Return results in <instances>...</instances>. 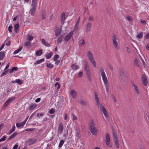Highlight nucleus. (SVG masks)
Segmentation results:
<instances>
[{
	"label": "nucleus",
	"mask_w": 149,
	"mask_h": 149,
	"mask_svg": "<svg viewBox=\"0 0 149 149\" xmlns=\"http://www.w3.org/2000/svg\"><path fill=\"white\" fill-rule=\"evenodd\" d=\"M37 106V105L36 104H30L29 107V109L30 110H32L35 108Z\"/></svg>",
	"instance_id": "obj_25"
},
{
	"label": "nucleus",
	"mask_w": 149,
	"mask_h": 149,
	"mask_svg": "<svg viewBox=\"0 0 149 149\" xmlns=\"http://www.w3.org/2000/svg\"><path fill=\"white\" fill-rule=\"evenodd\" d=\"M37 139H30L26 142V144L29 145H30L36 143Z\"/></svg>",
	"instance_id": "obj_12"
},
{
	"label": "nucleus",
	"mask_w": 149,
	"mask_h": 149,
	"mask_svg": "<svg viewBox=\"0 0 149 149\" xmlns=\"http://www.w3.org/2000/svg\"><path fill=\"white\" fill-rule=\"evenodd\" d=\"M100 110L103 112L104 116L106 117H108V113L103 105L101 104L100 106Z\"/></svg>",
	"instance_id": "obj_7"
},
{
	"label": "nucleus",
	"mask_w": 149,
	"mask_h": 149,
	"mask_svg": "<svg viewBox=\"0 0 149 149\" xmlns=\"http://www.w3.org/2000/svg\"><path fill=\"white\" fill-rule=\"evenodd\" d=\"M42 54V51L41 49H40L36 52V54L38 56L41 55Z\"/></svg>",
	"instance_id": "obj_36"
},
{
	"label": "nucleus",
	"mask_w": 149,
	"mask_h": 149,
	"mask_svg": "<svg viewBox=\"0 0 149 149\" xmlns=\"http://www.w3.org/2000/svg\"><path fill=\"white\" fill-rule=\"evenodd\" d=\"M91 62L92 65H93L94 67H96V63L95 62L94 60V59L90 61Z\"/></svg>",
	"instance_id": "obj_48"
},
{
	"label": "nucleus",
	"mask_w": 149,
	"mask_h": 149,
	"mask_svg": "<svg viewBox=\"0 0 149 149\" xmlns=\"http://www.w3.org/2000/svg\"><path fill=\"white\" fill-rule=\"evenodd\" d=\"M104 85L106 87V90L107 93H109V87L108 83V82L104 83Z\"/></svg>",
	"instance_id": "obj_26"
},
{
	"label": "nucleus",
	"mask_w": 149,
	"mask_h": 149,
	"mask_svg": "<svg viewBox=\"0 0 149 149\" xmlns=\"http://www.w3.org/2000/svg\"><path fill=\"white\" fill-rule=\"evenodd\" d=\"M70 93L73 98L75 99L76 98L77 96V93L75 90H71Z\"/></svg>",
	"instance_id": "obj_10"
},
{
	"label": "nucleus",
	"mask_w": 149,
	"mask_h": 149,
	"mask_svg": "<svg viewBox=\"0 0 149 149\" xmlns=\"http://www.w3.org/2000/svg\"><path fill=\"white\" fill-rule=\"evenodd\" d=\"M87 55L90 61L94 59L93 55L90 52H88Z\"/></svg>",
	"instance_id": "obj_17"
},
{
	"label": "nucleus",
	"mask_w": 149,
	"mask_h": 149,
	"mask_svg": "<svg viewBox=\"0 0 149 149\" xmlns=\"http://www.w3.org/2000/svg\"><path fill=\"white\" fill-rule=\"evenodd\" d=\"M79 102L81 104L84 106H87L86 103L83 100H81Z\"/></svg>",
	"instance_id": "obj_45"
},
{
	"label": "nucleus",
	"mask_w": 149,
	"mask_h": 149,
	"mask_svg": "<svg viewBox=\"0 0 149 149\" xmlns=\"http://www.w3.org/2000/svg\"><path fill=\"white\" fill-rule=\"evenodd\" d=\"M100 72L101 73L102 80L104 83L108 82L107 78L104 72V70L103 68H101L100 69Z\"/></svg>",
	"instance_id": "obj_4"
},
{
	"label": "nucleus",
	"mask_w": 149,
	"mask_h": 149,
	"mask_svg": "<svg viewBox=\"0 0 149 149\" xmlns=\"http://www.w3.org/2000/svg\"><path fill=\"white\" fill-rule=\"evenodd\" d=\"M56 62H55V64L56 65H59L60 63V61L59 60H57L56 61H55Z\"/></svg>",
	"instance_id": "obj_60"
},
{
	"label": "nucleus",
	"mask_w": 149,
	"mask_h": 149,
	"mask_svg": "<svg viewBox=\"0 0 149 149\" xmlns=\"http://www.w3.org/2000/svg\"><path fill=\"white\" fill-rule=\"evenodd\" d=\"M143 34L142 32H139L138 34L137 35L136 37L139 39H141L142 38Z\"/></svg>",
	"instance_id": "obj_38"
},
{
	"label": "nucleus",
	"mask_w": 149,
	"mask_h": 149,
	"mask_svg": "<svg viewBox=\"0 0 149 149\" xmlns=\"http://www.w3.org/2000/svg\"><path fill=\"white\" fill-rule=\"evenodd\" d=\"M73 34V31H71L65 37L64 39L65 41L67 42L71 38Z\"/></svg>",
	"instance_id": "obj_9"
},
{
	"label": "nucleus",
	"mask_w": 149,
	"mask_h": 149,
	"mask_svg": "<svg viewBox=\"0 0 149 149\" xmlns=\"http://www.w3.org/2000/svg\"><path fill=\"white\" fill-rule=\"evenodd\" d=\"M65 20V13L64 12H63L61 16V20L62 22H63Z\"/></svg>",
	"instance_id": "obj_29"
},
{
	"label": "nucleus",
	"mask_w": 149,
	"mask_h": 149,
	"mask_svg": "<svg viewBox=\"0 0 149 149\" xmlns=\"http://www.w3.org/2000/svg\"><path fill=\"white\" fill-rule=\"evenodd\" d=\"M17 133L16 132H15L11 135L8 138V139L9 140H10L13 139L14 137H15L17 135Z\"/></svg>",
	"instance_id": "obj_31"
},
{
	"label": "nucleus",
	"mask_w": 149,
	"mask_h": 149,
	"mask_svg": "<svg viewBox=\"0 0 149 149\" xmlns=\"http://www.w3.org/2000/svg\"><path fill=\"white\" fill-rule=\"evenodd\" d=\"M63 40V36H61L58 38L57 40V43L58 44H60L61 43Z\"/></svg>",
	"instance_id": "obj_27"
},
{
	"label": "nucleus",
	"mask_w": 149,
	"mask_h": 149,
	"mask_svg": "<svg viewBox=\"0 0 149 149\" xmlns=\"http://www.w3.org/2000/svg\"><path fill=\"white\" fill-rule=\"evenodd\" d=\"M36 0H32L31 5L32 7H36Z\"/></svg>",
	"instance_id": "obj_42"
},
{
	"label": "nucleus",
	"mask_w": 149,
	"mask_h": 149,
	"mask_svg": "<svg viewBox=\"0 0 149 149\" xmlns=\"http://www.w3.org/2000/svg\"><path fill=\"white\" fill-rule=\"evenodd\" d=\"M59 57V56L58 54H56L53 57L54 61H56Z\"/></svg>",
	"instance_id": "obj_47"
},
{
	"label": "nucleus",
	"mask_w": 149,
	"mask_h": 149,
	"mask_svg": "<svg viewBox=\"0 0 149 149\" xmlns=\"http://www.w3.org/2000/svg\"><path fill=\"white\" fill-rule=\"evenodd\" d=\"M80 44L82 46H83L85 44L84 40H80Z\"/></svg>",
	"instance_id": "obj_51"
},
{
	"label": "nucleus",
	"mask_w": 149,
	"mask_h": 149,
	"mask_svg": "<svg viewBox=\"0 0 149 149\" xmlns=\"http://www.w3.org/2000/svg\"><path fill=\"white\" fill-rule=\"evenodd\" d=\"M15 99V97H12L10 98L8 100V101L10 103L13 100Z\"/></svg>",
	"instance_id": "obj_54"
},
{
	"label": "nucleus",
	"mask_w": 149,
	"mask_h": 149,
	"mask_svg": "<svg viewBox=\"0 0 149 149\" xmlns=\"http://www.w3.org/2000/svg\"><path fill=\"white\" fill-rule=\"evenodd\" d=\"M15 82L21 85L22 84V82L21 80L19 79H16L15 81Z\"/></svg>",
	"instance_id": "obj_41"
},
{
	"label": "nucleus",
	"mask_w": 149,
	"mask_h": 149,
	"mask_svg": "<svg viewBox=\"0 0 149 149\" xmlns=\"http://www.w3.org/2000/svg\"><path fill=\"white\" fill-rule=\"evenodd\" d=\"M31 41H30V40H28L24 44V45L26 47H29L31 46Z\"/></svg>",
	"instance_id": "obj_30"
},
{
	"label": "nucleus",
	"mask_w": 149,
	"mask_h": 149,
	"mask_svg": "<svg viewBox=\"0 0 149 149\" xmlns=\"http://www.w3.org/2000/svg\"><path fill=\"white\" fill-rule=\"evenodd\" d=\"M84 64V69L86 72V73L91 72V70L90 69L89 65L88 62L86 61H83Z\"/></svg>",
	"instance_id": "obj_5"
},
{
	"label": "nucleus",
	"mask_w": 149,
	"mask_h": 149,
	"mask_svg": "<svg viewBox=\"0 0 149 149\" xmlns=\"http://www.w3.org/2000/svg\"><path fill=\"white\" fill-rule=\"evenodd\" d=\"M19 25L18 24H16L14 26L15 31V33H17L18 32V30L19 28Z\"/></svg>",
	"instance_id": "obj_24"
},
{
	"label": "nucleus",
	"mask_w": 149,
	"mask_h": 149,
	"mask_svg": "<svg viewBox=\"0 0 149 149\" xmlns=\"http://www.w3.org/2000/svg\"><path fill=\"white\" fill-rule=\"evenodd\" d=\"M71 67L72 68V69L74 70H76L77 69L78 66L77 65L73 64L71 66Z\"/></svg>",
	"instance_id": "obj_40"
},
{
	"label": "nucleus",
	"mask_w": 149,
	"mask_h": 149,
	"mask_svg": "<svg viewBox=\"0 0 149 149\" xmlns=\"http://www.w3.org/2000/svg\"><path fill=\"white\" fill-rule=\"evenodd\" d=\"M91 72L86 73L88 79L89 81H91Z\"/></svg>",
	"instance_id": "obj_35"
},
{
	"label": "nucleus",
	"mask_w": 149,
	"mask_h": 149,
	"mask_svg": "<svg viewBox=\"0 0 149 149\" xmlns=\"http://www.w3.org/2000/svg\"><path fill=\"white\" fill-rule=\"evenodd\" d=\"M132 86L134 87V89L136 93L138 94H139V91L137 86L134 84H132Z\"/></svg>",
	"instance_id": "obj_23"
},
{
	"label": "nucleus",
	"mask_w": 149,
	"mask_h": 149,
	"mask_svg": "<svg viewBox=\"0 0 149 149\" xmlns=\"http://www.w3.org/2000/svg\"><path fill=\"white\" fill-rule=\"evenodd\" d=\"M61 33V31L59 29H57L55 32V35L56 36H58L60 35Z\"/></svg>",
	"instance_id": "obj_44"
},
{
	"label": "nucleus",
	"mask_w": 149,
	"mask_h": 149,
	"mask_svg": "<svg viewBox=\"0 0 149 149\" xmlns=\"http://www.w3.org/2000/svg\"><path fill=\"white\" fill-rule=\"evenodd\" d=\"M55 112V110L53 109H51L49 111V113L50 114H53Z\"/></svg>",
	"instance_id": "obj_55"
},
{
	"label": "nucleus",
	"mask_w": 149,
	"mask_h": 149,
	"mask_svg": "<svg viewBox=\"0 0 149 149\" xmlns=\"http://www.w3.org/2000/svg\"><path fill=\"white\" fill-rule=\"evenodd\" d=\"M44 60H45L44 58H42L38 60H37L35 63H34V64L36 65L39 64L43 62Z\"/></svg>",
	"instance_id": "obj_28"
},
{
	"label": "nucleus",
	"mask_w": 149,
	"mask_h": 149,
	"mask_svg": "<svg viewBox=\"0 0 149 149\" xmlns=\"http://www.w3.org/2000/svg\"><path fill=\"white\" fill-rule=\"evenodd\" d=\"M142 81L143 85L146 86L148 84V81L146 76L144 74H142Z\"/></svg>",
	"instance_id": "obj_11"
},
{
	"label": "nucleus",
	"mask_w": 149,
	"mask_h": 149,
	"mask_svg": "<svg viewBox=\"0 0 149 149\" xmlns=\"http://www.w3.org/2000/svg\"><path fill=\"white\" fill-rule=\"evenodd\" d=\"M13 29V26L12 25H10L8 28V30L9 32H12V29Z\"/></svg>",
	"instance_id": "obj_57"
},
{
	"label": "nucleus",
	"mask_w": 149,
	"mask_h": 149,
	"mask_svg": "<svg viewBox=\"0 0 149 149\" xmlns=\"http://www.w3.org/2000/svg\"><path fill=\"white\" fill-rule=\"evenodd\" d=\"M105 142L106 145L110 147H111V146L110 145L111 141L110 139L109 135L107 133L106 134V138Z\"/></svg>",
	"instance_id": "obj_8"
},
{
	"label": "nucleus",
	"mask_w": 149,
	"mask_h": 149,
	"mask_svg": "<svg viewBox=\"0 0 149 149\" xmlns=\"http://www.w3.org/2000/svg\"><path fill=\"white\" fill-rule=\"evenodd\" d=\"M46 13L44 10H43L42 11V17L43 20L45 19H46Z\"/></svg>",
	"instance_id": "obj_20"
},
{
	"label": "nucleus",
	"mask_w": 149,
	"mask_h": 149,
	"mask_svg": "<svg viewBox=\"0 0 149 149\" xmlns=\"http://www.w3.org/2000/svg\"><path fill=\"white\" fill-rule=\"evenodd\" d=\"M100 72L101 73L102 80L104 83L108 82L107 78L104 72V70L103 68H101L100 69Z\"/></svg>",
	"instance_id": "obj_3"
},
{
	"label": "nucleus",
	"mask_w": 149,
	"mask_h": 149,
	"mask_svg": "<svg viewBox=\"0 0 149 149\" xmlns=\"http://www.w3.org/2000/svg\"><path fill=\"white\" fill-rule=\"evenodd\" d=\"M35 129V128H28L25 129V130L26 131L30 132L34 130Z\"/></svg>",
	"instance_id": "obj_52"
},
{
	"label": "nucleus",
	"mask_w": 149,
	"mask_h": 149,
	"mask_svg": "<svg viewBox=\"0 0 149 149\" xmlns=\"http://www.w3.org/2000/svg\"><path fill=\"white\" fill-rule=\"evenodd\" d=\"M6 138V136H3L0 139V142H1L2 141H5Z\"/></svg>",
	"instance_id": "obj_59"
},
{
	"label": "nucleus",
	"mask_w": 149,
	"mask_h": 149,
	"mask_svg": "<svg viewBox=\"0 0 149 149\" xmlns=\"http://www.w3.org/2000/svg\"><path fill=\"white\" fill-rule=\"evenodd\" d=\"M41 42L45 46L47 47H49L50 46V45L49 43H47L44 39H41Z\"/></svg>",
	"instance_id": "obj_19"
},
{
	"label": "nucleus",
	"mask_w": 149,
	"mask_h": 149,
	"mask_svg": "<svg viewBox=\"0 0 149 149\" xmlns=\"http://www.w3.org/2000/svg\"><path fill=\"white\" fill-rule=\"evenodd\" d=\"M96 124L93 120H92L90 123L89 129L93 135H95L97 133V129L95 127Z\"/></svg>",
	"instance_id": "obj_2"
},
{
	"label": "nucleus",
	"mask_w": 149,
	"mask_h": 149,
	"mask_svg": "<svg viewBox=\"0 0 149 149\" xmlns=\"http://www.w3.org/2000/svg\"><path fill=\"white\" fill-rule=\"evenodd\" d=\"M15 125H13V126L12 127V129L11 130H10V131L9 132V134H10L12 133H13V132H14L15 130Z\"/></svg>",
	"instance_id": "obj_43"
},
{
	"label": "nucleus",
	"mask_w": 149,
	"mask_h": 149,
	"mask_svg": "<svg viewBox=\"0 0 149 149\" xmlns=\"http://www.w3.org/2000/svg\"><path fill=\"white\" fill-rule=\"evenodd\" d=\"M134 65L136 66L139 67V61L137 58H135L134 61Z\"/></svg>",
	"instance_id": "obj_32"
},
{
	"label": "nucleus",
	"mask_w": 149,
	"mask_h": 149,
	"mask_svg": "<svg viewBox=\"0 0 149 149\" xmlns=\"http://www.w3.org/2000/svg\"><path fill=\"white\" fill-rule=\"evenodd\" d=\"M5 53L3 51L0 52V61L3 60L5 57Z\"/></svg>",
	"instance_id": "obj_18"
},
{
	"label": "nucleus",
	"mask_w": 149,
	"mask_h": 149,
	"mask_svg": "<svg viewBox=\"0 0 149 149\" xmlns=\"http://www.w3.org/2000/svg\"><path fill=\"white\" fill-rule=\"evenodd\" d=\"M55 87H56L57 86H58L57 87V89H59L60 88V84H59V83L58 82H56L55 83Z\"/></svg>",
	"instance_id": "obj_53"
},
{
	"label": "nucleus",
	"mask_w": 149,
	"mask_h": 149,
	"mask_svg": "<svg viewBox=\"0 0 149 149\" xmlns=\"http://www.w3.org/2000/svg\"><path fill=\"white\" fill-rule=\"evenodd\" d=\"M53 53L52 52H50L49 53H47L45 55V56L46 58L47 59L50 58L52 56Z\"/></svg>",
	"instance_id": "obj_21"
},
{
	"label": "nucleus",
	"mask_w": 149,
	"mask_h": 149,
	"mask_svg": "<svg viewBox=\"0 0 149 149\" xmlns=\"http://www.w3.org/2000/svg\"><path fill=\"white\" fill-rule=\"evenodd\" d=\"M28 117H29V116H28L27 117V118L26 119V120L25 121L22 122L20 123H16V125L17 127V128L20 127L22 126H23L25 124L26 122V120L28 119Z\"/></svg>",
	"instance_id": "obj_16"
},
{
	"label": "nucleus",
	"mask_w": 149,
	"mask_h": 149,
	"mask_svg": "<svg viewBox=\"0 0 149 149\" xmlns=\"http://www.w3.org/2000/svg\"><path fill=\"white\" fill-rule=\"evenodd\" d=\"M95 99L96 101H99V98L98 96L97 95V94L95 93Z\"/></svg>",
	"instance_id": "obj_58"
},
{
	"label": "nucleus",
	"mask_w": 149,
	"mask_h": 149,
	"mask_svg": "<svg viewBox=\"0 0 149 149\" xmlns=\"http://www.w3.org/2000/svg\"><path fill=\"white\" fill-rule=\"evenodd\" d=\"M117 39V38L116 36L113 34V37L112 38L113 45L116 49H119V47L118 43L116 41Z\"/></svg>",
	"instance_id": "obj_6"
},
{
	"label": "nucleus",
	"mask_w": 149,
	"mask_h": 149,
	"mask_svg": "<svg viewBox=\"0 0 149 149\" xmlns=\"http://www.w3.org/2000/svg\"><path fill=\"white\" fill-rule=\"evenodd\" d=\"M10 103V102H9L8 101V100L6 101L3 105V109L6 108L8 105Z\"/></svg>",
	"instance_id": "obj_37"
},
{
	"label": "nucleus",
	"mask_w": 149,
	"mask_h": 149,
	"mask_svg": "<svg viewBox=\"0 0 149 149\" xmlns=\"http://www.w3.org/2000/svg\"><path fill=\"white\" fill-rule=\"evenodd\" d=\"M46 66L49 68L51 69L53 68L54 66L51 63H47Z\"/></svg>",
	"instance_id": "obj_46"
},
{
	"label": "nucleus",
	"mask_w": 149,
	"mask_h": 149,
	"mask_svg": "<svg viewBox=\"0 0 149 149\" xmlns=\"http://www.w3.org/2000/svg\"><path fill=\"white\" fill-rule=\"evenodd\" d=\"M27 38L29 40H30V41H31V40H32L33 38L32 36L30 35H28Z\"/></svg>",
	"instance_id": "obj_50"
},
{
	"label": "nucleus",
	"mask_w": 149,
	"mask_h": 149,
	"mask_svg": "<svg viewBox=\"0 0 149 149\" xmlns=\"http://www.w3.org/2000/svg\"><path fill=\"white\" fill-rule=\"evenodd\" d=\"M64 141L63 140H61L59 144L58 147L59 148L63 146L64 143Z\"/></svg>",
	"instance_id": "obj_49"
},
{
	"label": "nucleus",
	"mask_w": 149,
	"mask_h": 149,
	"mask_svg": "<svg viewBox=\"0 0 149 149\" xmlns=\"http://www.w3.org/2000/svg\"><path fill=\"white\" fill-rule=\"evenodd\" d=\"M76 136L78 139H79L81 136V135H80V132L78 130H77V132H76Z\"/></svg>",
	"instance_id": "obj_39"
},
{
	"label": "nucleus",
	"mask_w": 149,
	"mask_h": 149,
	"mask_svg": "<svg viewBox=\"0 0 149 149\" xmlns=\"http://www.w3.org/2000/svg\"><path fill=\"white\" fill-rule=\"evenodd\" d=\"M112 130L113 137L116 147V148H118L119 147L120 144L119 143L118 139L117 137V131L113 128H112Z\"/></svg>",
	"instance_id": "obj_1"
},
{
	"label": "nucleus",
	"mask_w": 149,
	"mask_h": 149,
	"mask_svg": "<svg viewBox=\"0 0 149 149\" xmlns=\"http://www.w3.org/2000/svg\"><path fill=\"white\" fill-rule=\"evenodd\" d=\"M9 69L5 70H4V71L1 74V76L3 77L7 74L9 72Z\"/></svg>",
	"instance_id": "obj_33"
},
{
	"label": "nucleus",
	"mask_w": 149,
	"mask_h": 149,
	"mask_svg": "<svg viewBox=\"0 0 149 149\" xmlns=\"http://www.w3.org/2000/svg\"><path fill=\"white\" fill-rule=\"evenodd\" d=\"M43 115V114L42 113H41L39 114V113H38L37 114V116L39 118H40V116H42Z\"/></svg>",
	"instance_id": "obj_61"
},
{
	"label": "nucleus",
	"mask_w": 149,
	"mask_h": 149,
	"mask_svg": "<svg viewBox=\"0 0 149 149\" xmlns=\"http://www.w3.org/2000/svg\"><path fill=\"white\" fill-rule=\"evenodd\" d=\"M126 48L127 49V53H128L129 54H130L131 53V52L130 48L128 47H127Z\"/></svg>",
	"instance_id": "obj_64"
},
{
	"label": "nucleus",
	"mask_w": 149,
	"mask_h": 149,
	"mask_svg": "<svg viewBox=\"0 0 149 149\" xmlns=\"http://www.w3.org/2000/svg\"><path fill=\"white\" fill-rule=\"evenodd\" d=\"M63 124L61 122L60 123L58 127V133L60 134L61 133L63 132Z\"/></svg>",
	"instance_id": "obj_15"
},
{
	"label": "nucleus",
	"mask_w": 149,
	"mask_h": 149,
	"mask_svg": "<svg viewBox=\"0 0 149 149\" xmlns=\"http://www.w3.org/2000/svg\"><path fill=\"white\" fill-rule=\"evenodd\" d=\"M32 8L30 9V13L32 15H33L36 10V8L34 7H32Z\"/></svg>",
	"instance_id": "obj_22"
},
{
	"label": "nucleus",
	"mask_w": 149,
	"mask_h": 149,
	"mask_svg": "<svg viewBox=\"0 0 149 149\" xmlns=\"http://www.w3.org/2000/svg\"><path fill=\"white\" fill-rule=\"evenodd\" d=\"M127 19L128 20V21H131V20H132V18H131V17H130V16H127Z\"/></svg>",
	"instance_id": "obj_62"
},
{
	"label": "nucleus",
	"mask_w": 149,
	"mask_h": 149,
	"mask_svg": "<svg viewBox=\"0 0 149 149\" xmlns=\"http://www.w3.org/2000/svg\"><path fill=\"white\" fill-rule=\"evenodd\" d=\"M78 76L80 77H81L83 75V73L82 72H80L78 74Z\"/></svg>",
	"instance_id": "obj_63"
},
{
	"label": "nucleus",
	"mask_w": 149,
	"mask_h": 149,
	"mask_svg": "<svg viewBox=\"0 0 149 149\" xmlns=\"http://www.w3.org/2000/svg\"><path fill=\"white\" fill-rule=\"evenodd\" d=\"M22 49V46L20 47L18 49H17V50L14 51V52H13V54H16L18 53L20 51H21V50Z\"/></svg>",
	"instance_id": "obj_34"
},
{
	"label": "nucleus",
	"mask_w": 149,
	"mask_h": 149,
	"mask_svg": "<svg viewBox=\"0 0 149 149\" xmlns=\"http://www.w3.org/2000/svg\"><path fill=\"white\" fill-rule=\"evenodd\" d=\"M94 20L93 17L92 15H90L88 18V20L89 21H93Z\"/></svg>",
	"instance_id": "obj_56"
},
{
	"label": "nucleus",
	"mask_w": 149,
	"mask_h": 149,
	"mask_svg": "<svg viewBox=\"0 0 149 149\" xmlns=\"http://www.w3.org/2000/svg\"><path fill=\"white\" fill-rule=\"evenodd\" d=\"M119 74L122 79L123 80H124L125 78V72L123 69H120L119 71Z\"/></svg>",
	"instance_id": "obj_13"
},
{
	"label": "nucleus",
	"mask_w": 149,
	"mask_h": 149,
	"mask_svg": "<svg viewBox=\"0 0 149 149\" xmlns=\"http://www.w3.org/2000/svg\"><path fill=\"white\" fill-rule=\"evenodd\" d=\"M92 26V24L91 22H89L87 24L86 27V32L87 33H88L91 29Z\"/></svg>",
	"instance_id": "obj_14"
}]
</instances>
